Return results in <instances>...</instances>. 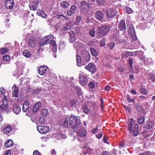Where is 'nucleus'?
<instances>
[{"mask_svg":"<svg viewBox=\"0 0 155 155\" xmlns=\"http://www.w3.org/2000/svg\"><path fill=\"white\" fill-rule=\"evenodd\" d=\"M128 130L130 134H132L134 136L138 135L139 126L135 120L132 118H130L128 121Z\"/></svg>","mask_w":155,"mask_h":155,"instance_id":"obj_1","label":"nucleus"},{"mask_svg":"<svg viewBox=\"0 0 155 155\" xmlns=\"http://www.w3.org/2000/svg\"><path fill=\"white\" fill-rule=\"evenodd\" d=\"M69 120L70 124L72 127H75L81 123L80 117L78 116H75L73 114L70 115Z\"/></svg>","mask_w":155,"mask_h":155,"instance_id":"obj_2","label":"nucleus"},{"mask_svg":"<svg viewBox=\"0 0 155 155\" xmlns=\"http://www.w3.org/2000/svg\"><path fill=\"white\" fill-rule=\"evenodd\" d=\"M110 27L104 25L100 27L97 31V35L98 36L103 37L105 36L109 31Z\"/></svg>","mask_w":155,"mask_h":155,"instance_id":"obj_3","label":"nucleus"},{"mask_svg":"<svg viewBox=\"0 0 155 155\" xmlns=\"http://www.w3.org/2000/svg\"><path fill=\"white\" fill-rule=\"evenodd\" d=\"M53 36L51 35L43 37L39 42L40 45L42 46L48 44L53 39Z\"/></svg>","mask_w":155,"mask_h":155,"instance_id":"obj_4","label":"nucleus"},{"mask_svg":"<svg viewBox=\"0 0 155 155\" xmlns=\"http://www.w3.org/2000/svg\"><path fill=\"white\" fill-rule=\"evenodd\" d=\"M80 10L84 14H87L89 11V6L87 3L85 1H82L80 2Z\"/></svg>","mask_w":155,"mask_h":155,"instance_id":"obj_5","label":"nucleus"},{"mask_svg":"<svg viewBox=\"0 0 155 155\" xmlns=\"http://www.w3.org/2000/svg\"><path fill=\"white\" fill-rule=\"evenodd\" d=\"M103 11L108 18H112L116 15L115 12L112 8L107 7L103 8Z\"/></svg>","mask_w":155,"mask_h":155,"instance_id":"obj_6","label":"nucleus"},{"mask_svg":"<svg viewBox=\"0 0 155 155\" xmlns=\"http://www.w3.org/2000/svg\"><path fill=\"white\" fill-rule=\"evenodd\" d=\"M37 127L38 131L42 134L47 133L49 130V127L46 125H38Z\"/></svg>","mask_w":155,"mask_h":155,"instance_id":"obj_7","label":"nucleus"},{"mask_svg":"<svg viewBox=\"0 0 155 155\" xmlns=\"http://www.w3.org/2000/svg\"><path fill=\"white\" fill-rule=\"evenodd\" d=\"M85 68L92 73H94L96 70L95 65L91 63H89L87 66H85Z\"/></svg>","mask_w":155,"mask_h":155,"instance_id":"obj_8","label":"nucleus"},{"mask_svg":"<svg viewBox=\"0 0 155 155\" xmlns=\"http://www.w3.org/2000/svg\"><path fill=\"white\" fill-rule=\"evenodd\" d=\"M154 126L153 122L151 120H149L145 123L143 127L148 129H150Z\"/></svg>","mask_w":155,"mask_h":155,"instance_id":"obj_9","label":"nucleus"},{"mask_svg":"<svg viewBox=\"0 0 155 155\" xmlns=\"http://www.w3.org/2000/svg\"><path fill=\"white\" fill-rule=\"evenodd\" d=\"M39 2L38 0L35 1L30 3L29 5V7L31 10L35 11L38 5Z\"/></svg>","mask_w":155,"mask_h":155,"instance_id":"obj_10","label":"nucleus"},{"mask_svg":"<svg viewBox=\"0 0 155 155\" xmlns=\"http://www.w3.org/2000/svg\"><path fill=\"white\" fill-rule=\"evenodd\" d=\"M72 26V21L71 20H70L65 23L63 25V29L64 31H67L71 29Z\"/></svg>","mask_w":155,"mask_h":155,"instance_id":"obj_11","label":"nucleus"},{"mask_svg":"<svg viewBox=\"0 0 155 155\" xmlns=\"http://www.w3.org/2000/svg\"><path fill=\"white\" fill-rule=\"evenodd\" d=\"M9 111L8 105L3 104L0 105V113H8Z\"/></svg>","mask_w":155,"mask_h":155,"instance_id":"obj_12","label":"nucleus"},{"mask_svg":"<svg viewBox=\"0 0 155 155\" xmlns=\"http://www.w3.org/2000/svg\"><path fill=\"white\" fill-rule=\"evenodd\" d=\"M14 2L13 0H7L5 2V7L9 9H12L13 7Z\"/></svg>","mask_w":155,"mask_h":155,"instance_id":"obj_13","label":"nucleus"},{"mask_svg":"<svg viewBox=\"0 0 155 155\" xmlns=\"http://www.w3.org/2000/svg\"><path fill=\"white\" fill-rule=\"evenodd\" d=\"M104 16V14L101 11H97L95 12V18L99 21H102L103 20Z\"/></svg>","mask_w":155,"mask_h":155,"instance_id":"obj_14","label":"nucleus"},{"mask_svg":"<svg viewBox=\"0 0 155 155\" xmlns=\"http://www.w3.org/2000/svg\"><path fill=\"white\" fill-rule=\"evenodd\" d=\"M77 7L75 5H72L71 7L70 10L67 12V15L69 16H72L76 11Z\"/></svg>","mask_w":155,"mask_h":155,"instance_id":"obj_15","label":"nucleus"},{"mask_svg":"<svg viewBox=\"0 0 155 155\" xmlns=\"http://www.w3.org/2000/svg\"><path fill=\"white\" fill-rule=\"evenodd\" d=\"M118 27L120 31H124L126 29V24L124 20H121L120 21Z\"/></svg>","mask_w":155,"mask_h":155,"instance_id":"obj_16","label":"nucleus"},{"mask_svg":"<svg viewBox=\"0 0 155 155\" xmlns=\"http://www.w3.org/2000/svg\"><path fill=\"white\" fill-rule=\"evenodd\" d=\"M82 58L85 61H89L90 59L89 53L87 51H85L82 55Z\"/></svg>","mask_w":155,"mask_h":155,"instance_id":"obj_17","label":"nucleus"},{"mask_svg":"<svg viewBox=\"0 0 155 155\" xmlns=\"http://www.w3.org/2000/svg\"><path fill=\"white\" fill-rule=\"evenodd\" d=\"M12 89L13 90L12 91V97H17L18 96V87L16 86L15 84L13 86Z\"/></svg>","mask_w":155,"mask_h":155,"instance_id":"obj_18","label":"nucleus"},{"mask_svg":"<svg viewBox=\"0 0 155 155\" xmlns=\"http://www.w3.org/2000/svg\"><path fill=\"white\" fill-rule=\"evenodd\" d=\"M59 125L64 127H67L68 125V119L60 120L59 122Z\"/></svg>","mask_w":155,"mask_h":155,"instance_id":"obj_19","label":"nucleus"},{"mask_svg":"<svg viewBox=\"0 0 155 155\" xmlns=\"http://www.w3.org/2000/svg\"><path fill=\"white\" fill-rule=\"evenodd\" d=\"M36 39L33 37H31L28 40V44L31 47H34L35 44Z\"/></svg>","mask_w":155,"mask_h":155,"instance_id":"obj_20","label":"nucleus"},{"mask_svg":"<svg viewBox=\"0 0 155 155\" xmlns=\"http://www.w3.org/2000/svg\"><path fill=\"white\" fill-rule=\"evenodd\" d=\"M48 67L46 66H41L38 70L39 74L41 75H43L47 70Z\"/></svg>","mask_w":155,"mask_h":155,"instance_id":"obj_21","label":"nucleus"},{"mask_svg":"<svg viewBox=\"0 0 155 155\" xmlns=\"http://www.w3.org/2000/svg\"><path fill=\"white\" fill-rule=\"evenodd\" d=\"M78 136L81 137H84L86 135V130L85 129H81L79 130L77 132Z\"/></svg>","mask_w":155,"mask_h":155,"instance_id":"obj_22","label":"nucleus"},{"mask_svg":"<svg viewBox=\"0 0 155 155\" xmlns=\"http://www.w3.org/2000/svg\"><path fill=\"white\" fill-rule=\"evenodd\" d=\"M41 104L40 102H38L36 104L33 106V112L35 113L41 107Z\"/></svg>","mask_w":155,"mask_h":155,"instance_id":"obj_23","label":"nucleus"},{"mask_svg":"<svg viewBox=\"0 0 155 155\" xmlns=\"http://www.w3.org/2000/svg\"><path fill=\"white\" fill-rule=\"evenodd\" d=\"M13 143L12 140L9 139L7 140L4 143L5 146L7 147H10L12 146Z\"/></svg>","mask_w":155,"mask_h":155,"instance_id":"obj_24","label":"nucleus"},{"mask_svg":"<svg viewBox=\"0 0 155 155\" xmlns=\"http://www.w3.org/2000/svg\"><path fill=\"white\" fill-rule=\"evenodd\" d=\"M29 104L28 102L26 101L24 102L22 107V110L24 112H26L29 107Z\"/></svg>","mask_w":155,"mask_h":155,"instance_id":"obj_25","label":"nucleus"},{"mask_svg":"<svg viewBox=\"0 0 155 155\" xmlns=\"http://www.w3.org/2000/svg\"><path fill=\"white\" fill-rule=\"evenodd\" d=\"M12 128L10 126H7L5 127L3 130V132L5 134H8L12 130Z\"/></svg>","mask_w":155,"mask_h":155,"instance_id":"obj_26","label":"nucleus"},{"mask_svg":"<svg viewBox=\"0 0 155 155\" xmlns=\"http://www.w3.org/2000/svg\"><path fill=\"white\" fill-rule=\"evenodd\" d=\"M50 42V44L52 46V49L53 51L54 52H56L57 49V47L55 41L52 40Z\"/></svg>","mask_w":155,"mask_h":155,"instance_id":"obj_27","label":"nucleus"},{"mask_svg":"<svg viewBox=\"0 0 155 155\" xmlns=\"http://www.w3.org/2000/svg\"><path fill=\"white\" fill-rule=\"evenodd\" d=\"M80 82L83 86L85 85L88 83L87 78H80Z\"/></svg>","mask_w":155,"mask_h":155,"instance_id":"obj_28","label":"nucleus"},{"mask_svg":"<svg viewBox=\"0 0 155 155\" xmlns=\"http://www.w3.org/2000/svg\"><path fill=\"white\" fill-rule=\"evenodd\" d=\"M14 112L16 114H18L21 110V108L19 106H15L13 109Z\"/></svg>","mask_w":155,"mask_h":155,"instance_id":"obj_29","label":"nucleus"},{"mask_svg":"<svg viewBox=\"0 0 155 155\" xmlns=\"http://www.w3.org/2000/svg\"><path fill=\"white\" fill-rule=\"evenodd\" d=\"M74 47L78 49V48H80L84 46L83 45L81 42L77 41L75 43L74 45Z\"/></svg>","mask_w":155,"mask_h":155,"instance_id":"obj_30","label":"nucleus"},{"mask_svg":"<svg viewBox=\"0 0 155 155\" xmlns=\"http://www.w3.org/2000/svg\"><path fill=\"white\" fill-rule=\"evenodd\" d=\"M37 14L38 15L42 17L43 18H45L47 15L43 12L41 10H38L37 11Z\"/></svg>","mask_w":155,"mask_h":155,"instance_id":"obj_31","label":"nucleus"},{"mask_svg":"<svg viewBox=\"0 0 155 155\" xmlns=\"http://www.w3.org/2000/svg\"><path fill=\"white\" fill-rule=\"evenodd\" d=\"M133 53H131L130 52H126L125 53H123L122 57L123 58H126L130 56H132L133 55Z\"/></svg>","mask_w":155,"mask_h":155,"instance_id":"obj_32","label":"nucleus"},{"mask_svg":"<svg viewBox=\"0 0 155 155\" xmlns=\"http://www.w3.org/2000/svg\"><path fill=\"white\" fill-rule=\"evenodd\" d=\"M61 5L62 8H66L69 6V4L66 1H63L61 3Z\"/></svg>","mask_w":155,"mask_h":155,"instance_id":"obj_33","label":"nucleus"},{"mask_svg":"<svg viewBox=\"0 0 155 155\" xmlns=\"http://www.w3.org/2000/svg\"><path fill=\"white\" fill-rule=\"evenodd\" d=\"M145 120V118L144 117L141 116L140 117H138L137 119V121L138 124H142Z\"/></svg>","mask_w":155,"mask_h":155,"instance_id":"obj_34","label":"nucleus"},{"mask_svg":"<svg viewBox=\"0 0 155 155\" xmlns=\"http://www.w3.org/2000/svg\"><path fill=\"white\" fill-rule=\"evenodd\" d=\"M23 55L25 57L29 58L31 56L30 52L27 50H25L23 52Z\"/></svg>","mask_w":155,"mask_h":155,"instance_id":"obj_35","label":"nucleus"},{"mask_svg":"<svg viewBox=\"0 0 155 155\" xmlns=\"http://www.w3.org/2000/svg\"><path fill=\"white\" fill-rule=\"evenodd\" d=\"M74 88V89L77 91V93L79 96H81L82 94V91H81V88L79 87H78L77 86H75Z\"/></svg>","mask_w":155,"mask_h":155,"instance_id":"obj_36","label":"nucleus"},{"mask_svg":"<svg viewBox=\"0 0 155 155\" xmlns=\"http://www.w3.org/2000/svg\"><path fill=\"white\" fill-rule=\"evenodd\" d=\"M82 108L83 112H84L85 113L87 114L89 112V109L87 105H83L82 106Z\"/></svg>","mask_w":155,"mask_h":155,"instance_id":"obj_37","label":"nucleus"},{"mask_svg":"<svg viewBox=\"0 0 155 155\" xmlns=\"http://www.w3.org/2000/svg\"><path fill=\"white\" fill-rule=\"evenodd\" d=\"M90 51L92 55L94 56H96L97 54V51L93 48H90Z\"/></svg>","mask_w":155,"mask_h":155,"instance_id":"obj_38","label":"nucleus"},{"mask_svg":"<svg viewBox=\"0 0 155 155\" xmlns=\"http://www.w3.org/2000/svg\"><path fill=\"white\" fill-rule=\"evenodd\" d=\"M76 100L73 99H72L69 101V104L71 107H74L76 104Z\"/></svg>","mask_w":155,"mask_h":155,"instance_id":"obj_39","label":"nucleus"},{"mask_svg":"<svg viewBox=\"0 0 155 155\" xmlns=\"http://www.w3.org/2000/svg\"><path fill=\"white\" fill-rule=\"evenodd\" d=\"M76 60L77 62L78 65V66H81V56L79 55L76 56Z\"/></svg>","mask_w":155,"mask_h":155,"instance_id":"obj_40","label":"nucleus"},{"mask_svg":"<svg viewBox=\"0 0 155 155\" xmlns=\"http://www.w3.org/2000/svg\"><path fill=\"white\" fill-rule=\"evenodd\" d=\"M66 45V43L63 41H61L60 42L59 48L60 49H63Z\"/></svg>","mask_w":155,"mask_h":155,"instance_id":"obj_41","label":"nucleus"},{"mask_svg":"<svg viewBox=\"0 0 155 155\" xmlns=\"http://www.w3.org/2000/svg\"><path fill=\"white\" fill-rule=\"evenodd\" d=\"M8 51V49L7 48H1L0 49V54H5Z\"/></svg>","mask_w":155,"mask_h":155,"instance_id":"obj_42","label":"nucleus"},{"mask_svg":"<svg viewBox=\"0 0 155 155\" xmlns=\"http://www.w3.org/2000/svg\"><path fill=\"white\" fill-rule=\"evenodd\" d=\"M115 46V43L113 42H111L107 44L108 48L110 50H112Z\"/></svg>","mask_w":155,"mask_h":155,"instance_id":"obj_43","label":"nucleus"},{"mask_svg":"<svg viewBox=\"0 0 155 155\" xmlns=\"http://www.w3.org/2000/svg\"><path fill=\"white\" fill-rule=\"evenodd\" d=\"M48 113V111L47 109H43L41 111V115L43 116H46Z\"/></svg>","mask_w":155,"mask_h":155,"instance_id":"obj_44","label":"nucleus"},{"mask_svg":"<svg viewBox=\"0 0 155 155\" xmlns=\"http://www.w3.org/2000/svg\"><path fill=\"white\" fill-rule=\"evenodd\" d=\"M61 17H63L66 20H68L69 19L68 17H67L65 16L63 14L57 15L56 16H55V17L57 18H59Z\"/></svg>","mask_w":155,"mask_h":155,"instance_id":"obj_45","label":"nucleus"},{"mask_svg":"<svg viewBox=\"0 0 155 155\" xmlns=\"http://www.w3.org/2000/svg\"><path fill=\"white\" fill-rule=\"evenodd\" d=\"M140 91L141 93L143 95H146L147 94V90L143 88H141L140 89Z\"/></svg>","mask_w":155,"mask_h":155,"instance_id":"obj_46","label":"nucleus"},{"mask_svg":"<svg viewBox=\"0 0 155 155\" xmlns=\"http://www.w3.org/2000/svg\"><path fill=\"white\" fill-rule=\"evenodd\" d=\"M105 0H97V2L99 5H103L104 4Z\"/></svg>","mask_w":155,"mask_h":155,"instance_id":"obj_47","label":"nucleus"},{"mask_svg":"<svg viewBox=\"0 0 155 155\" xmlns=\"http://www.w3.org/2000/svg\"><path fill=\"white\" fill-rule=\"evenodd\" d=\"M128 33L130 35L135 33L133 27H130L128 30Z\"/></svg>","mask_w":155,"mask_h":155,"instance_id":"obj_48","label":"nucleus"},{"mask_svg":"<svg viewBox=\"0 0 155 155\" xmlns=\"http://www.w3.org/2000/svg\"><path fill=\"white\" fill-rule=\"evenodd\" d=\"M95 33V31L94 28L91 29L89 32L90 35L92 37H94V36Z\"/></svg>","mask_w":155,"mask_h":155,"instance_id":"obj_49","label":"nucleus"},{"mask_svg":"<svg viewBox=\"0 0 155 155\" xmlns=\"http://www.w3.org/2000/svg\"><path fill=\"white\" fill-rule=\"evenodd\" d=\"M126 99L127 100L128 102L129 103L133 102L134 103L135 102V100L133 99H131L129 95H127L126 96Z\"/></svg>","mask_w":155,"mask_h":155,"instance_id":"obj_50","label":"nucleus"},{"mask_svg":"<svg viewBox=\"0 0 155 155\" xmlns=\"http://www.w3.org/2000/svg\"><path fill=\"white\" fill-rule=\"evenodd\" d=\"M138 155H155L153 154L150 151H148L147 152H145L144 153H140L138 154Z\"/></svg>","mask_w":155,"mask_h":155,"instance_id":"obj_51","label":"nucleus"},{"mask_svg":"<svg viewBox=\"0 0 155 155\" xmlns=\"http://www.w3.org/2000/svg\"><path fill=\"white\" fill-rule=\"evenodd\" d=\"M134 107L138 112L140 111L141 110V107L139 105L138 103H136L135 104Z\"/></svg>","mask_w":155,"mask_h":155,"instance_id":"obj_52","label":"nucleus"},{"mask_svg":"<svg viewBox=\"0 0 155 155\" xmlns=\"http://www.w3.org/2000/svg\"><path fill=\"white\" fill-rule=\"evenodd\" d=\"M10 57L7 55H4L3 57V59L4 61H8L10 60Z\"/></svg>","mask_w":155,"mask_h":155,"instance_id":"obj_53","label":"nucleus"},{"mask_svg":"<svg viewBox=\"0 0 155 155\" xmlns=\"http://www.w3.org/2000/svg\"><path fill=\"white\" fill-rule=\"evenodd\" d=\"M18 70H17L14 72L13 75L14 77H16L17 78H18L20 77V73L19 72L18 73Z\"/></svg>","mask_w":155,"mask_h":155,"instance_id":"obj_54","label":"nucleus"},{"mask_svg":"<svg viewBox=\"0 0 155 155\" xmlns=\"http://www.w3.org/2000/svg\"><path fill=\"white\" fill-rule=\"evenodd\" d=\"M133 61L132 59H129L128 63L130 68H133Z\"/></svg>","mask_w":155,"mask_h":155,"instance_id":"obj_55","label":"nucleus"},{"mask_svg":"<svg viewBox=\"0 0 155 155\" xmlns=\"http://www.w3.org/2000/svg\"><path fill=\"white\" fill-rule=\"evenodd\" d=\"M106 40L103 39L100 40V43L101 46H104L105 45Z\"/></svg>","mask_w":155,"mask_h":155,"instance_id":"obj_56","label":"nucleus"},{"mask_svg":"<svg viewBox=\"0 0 155 155\" xmlns=\"http://www.w3.org/2000/svg\"><path fill=\"white\" fill-rule=\"evenodd\" d=\"M131 35V38L134 41H136L137 39V38L135 35V33L130 35Z\"/></svg>","mask_w":155,"mask_h":155,"instance_id":"obj_57","label":"nucleus"},{"mask_svg":"<svg viewBox=\"0 0 155 155\" xmlns=\"http://www.w3.org/2000/svg\"><path fill=\"white\" fill-rule=\"evenodd\" d=\"M132 10L130 8L127 7L126 8V12L127 13L129 14L132 13Z\"/></svg>","mask_w":155,"mask_h":155,"instance_id":"obj_58","label":"nucleus"},{"mask_svg":"<svg viewBox=\"0 0 155 155\" xmlns=\"http://www.w3.org/2000/svg\"><path fill=\"white\" fill-rule=\"evenodd\" d=\"M88 86L90 88H94L95 87L94 84L92 82H90Z\"/></svg>","mask_w":155,"mask_h":155,"instance_id":"obj_59","label":"nucleus"},{"mask_svg":"<svg viewBox=\"0 0 155 155\" xmlns=\"http://www.w3.org/2000/svg\"><path fill=\"white\" fill-rule=\"evenodd\" d=\"M7 101V97L5 95L4 97L2 98V102L3 104H5V103H6Z\"/></svg>","mask_w":155,"mask_h":155,"instance_id":"obj_60","label":"nucleus"},{"mask_svg":"<svg viewBox=\"0 0 155 155\" xmlns=\"http://www.w3.org/2000/svg\"><path fill=\"white\" fill-rule=\"evenodd\" d=\"M125 145V143L124 142H120L119 145V147L120 148H122Z\"/></svg>","mask_w":155,"mask_h":155,"instance_id":"obj_61","label":"nucleus"},{"mask_svg":"<svg viewBox=\"0 0 155 155\" xmlns=\"http://www.w3.org/2000/svg\"><path fill=\"white\" fill-rule=\"evenodd\" d=\"M98 130L97 127H96L95 128L93 129L92 130L91 132L94 134L97 133Z\"/></svg>","mask_w":155,"mask_h":155,"instance_id":"obj_62","label":"nucleus"},{"mask_svg":"<svg viewBox=\"0 0 155 155\" xmlns=\"http://www.w3.org/2000/svg\"><path fill=\"white\" fill-rule=\"evenodd\" d=\"M0 91L2 95H4L5 92V90L3 87H2L0 88Z\"/></svg>","mask_w":155,"mask_h":155,"instance_id":"obj_63","label":"nucleus"},{"mask_svg":"<svg viewBox=\"0 0 155 155\" xmlns=\"http://www.w3.org/2000/svg\"><path fill=\"white\" fill-rule=\"evenodd\" d=\"M135 73L137 74L140 71V68L137 66H135Z\"/></svg>","mask_w":155,"mask_h":155,"instance_id":"obj_64","label":"nucleus"}]
</instances>
